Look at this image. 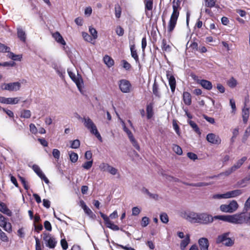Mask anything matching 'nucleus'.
Segmentation results:
<instances>
[{"label":"nucleus","mask_w":250,"mask_h":250,"mask_svg":"<svg viewBox=\"0 0 250 250\" xmlns=\"http://www.w3.org/2000/svg\"><path fill=\"white\" fill-rule=\"evenodd\" d=\"M213 219L219 220L234 225L246 224L250 225V212L247 216L244 212L235 213L232 215H216L213 217L206 213H198L197 223L208 224L212 223Z\"/></svg>","instance_id":"1"},{"label":"nucleus","mask_w":250,"mask_h":250,"mask_svg":"<svg viewBox=\"0 0 250 250\" xmlns=\"http://www.w3.org/2000/svg\"><path fill=\"white\" fill-rule=\"evenodd\" d=\"M180 4L181 2L179 0H177L176 2L174 0L173 2V11L167 26V32L169 33L173 31L176 25L179 16V10L181 9Z\"/></svg>","instance_id":"2"},{"label":"nucleus","mask_w":250,"mask_h":250,"mask_svg":"<svg viewBox=\"0 0 250 250\" xmlns=\"http://www.w3.org/2000/svg\"><path fill=\"white\" fill-rule=\"evenodd\" d=\"M82 122L84 126L89 130L90 133L94 134L100 141L102 142V138L92 120L89 117H83L82 119Z\"/></svg>","instance_id":"3"},{"label":"nucleus","mask_w":250,"mask_h":250,"mask_svg":"<svg viewBox=\"0 0 250 250\" xmlns=\"http://www.w3.org/2000/svg\"><path fill=\"white\" fill-rule=\"evenodd\" d=\"M229 232H227L219 235L216 239V243H222L226 247H231L234 244V241L229 237Z\"/></svg>","instance_id":"4"},{"label":"nucleus","mask_w":250,"mask_h":250,"mask_svg":"<svg viewBox=\"0 0 250 250\" xmlns=\"http://www.w3.org/2000/svg\"><path fill=\"white\" fill-rule=\"evenodd\" d=\"M42 234L45 246L49 249H54L57 244L56 238L51 234L45 232H44Z\"/></svg>","instance_id":"5"},{"label":"nucleus","mask_w":250,"mask_h":250,"mask_svg":"<svg viewBox=\"0 0 250 250\" xmlns=\"http://www.w3.org/2000/svg\"><path fill=\"white\" fill-rule=\"evenodd\" d=\"M198 213L190 210H185L181 211L180 215L191 223H197Z\"/></svg>","instance_id":"6"},{"label":"nucleus","mask_w":250,"mask_h":250,"mask_svg":"<svg viewBox=\"0 0 250 250\" xmlns=\"http://www.w3.org/2000/svg\"><path fill=\"white\" fill-rule=\"evenodd\" d=\"M238 208V205L235 200L231 201L229 204H223L220 206V210L224 212L233 213Z\"/></svg>","instance_id":"7"},{"label":"nucleus","mask_w":250,"mask_h":250,"mask_svg":"<svg viewBox=\"0 0 250 250\" xmlns=\"http://www.w3.org/2000/svg\"><path fill=\"white\" fill-rule=\"evenodd\" d=\"M21 86V83L19 82L10 83H3L1 86V88L2 90L10 91H16L20 89Z\"/></svg>","instance_id":"8"},{"label":"nucleus","mask_w":250,"mask_h":250,"mask_svg":"<svg viewBox=\"0 0 250 250\" xmlns=\"http://www.w3.org/2000/svg\"><path fill=\"white\" fill-rule=\"evenodd\" d=\"M0 226L8 233L12 231V225L10 223L7 222V219L0 213Z\"/></svg>","instance_id":"9"},{"label":"nucleus","mask_w":250,"mask_h":250,"mask_svg":"<svg viewBox=\"0 0 250 250\" xmlns=\"http://www.w3.org/2000/svg\"><path fill=\"white\" fill-rule=\"evenodd\" d=\"M206 139L208 142L213 145H218L221 143V139L218 135L214 133H208L206 137Z\"/></svg>","instance_id":"10"},{"label":"nucleus","mask_w":250,"mask_h":250,"mask_svg":"<svg viewBox=\"0 0 250 250\" xmlns=\"http://www.w3.org/2000/svg\"><path fill=\"white\" fill-rule=\"evenodd\" d=\"M119 86L121 91L123 93H129L130 91L131 84L127 80H120L119 82Z\"/></svg>","instance_id":"11"},{"label":"nucleus","mask_w":250,"mask_h":250,"mask_svg":"<svg viewBox=\"0 0 250 250\" xmlns=\"http://www.w3.org/2000/svg\"><path fill=\"white\" fill-rule=\"evenodd\" d=\"M32 168L34 172L38 175V176L41 179L43 180L45 183L48 184L49 183L48 179L44 174V173L42 172V170L38 166L36 165H34L32 167Z\"/></svg>","instance_id":"12"},{"label":"nucleus","mask_w":250,"mask_h":250,"mask_svg":"<svg viewBox=\"0 0 250 250\" xmlns=\"http://www.w3.org/2000/svg\"><path fill=\"white\" fill-rule=\"evenodd\" d=\"M20 101V98L18 97L15 98H5L4 97H0V103L5 104H15Z\"/></svg>","instance_id":"13"},{"label":"nucleus","mask_w":250,"mask_h":250,"mask_svg":"<svg viewBox=\"0 0 250 250\" xmlns=\"http://www.w3.org/2000/svg\"><path fill=\"white\" fill-rule=\"evenodd\" d=\"M71 79L75 83L79 90L82 92L83 83L81 76L77 73V75Z\"/></svg>","instance_id":"14"},{"label":"nucleus","mask_w":250,"mask_h":250,"mask_svg":"<svg viewBox=\"0 0 250 250\" xmlns=\"http://www.w3.org/2000/svg\"><path fill=\"white\" fill-rule=\"evenodd\" d=\"M167 76L168 79V83L170 86L171 90L174 92L176 86V81L174 77L170 73V71L167 72Z\"/></svg>","instance_id":"15"},{"label":"nucleus","mask_w":250,"mask_h":250,"mask_svg":"<svg viewBox=\"0 0 250 250\" xmlns=\"http://www.w3.org/2000/svg\"><path fill=\"white\" fill-rule=\"evenodd\" d=\"M198 244L201 250H208L209 243L207 238L202 237L198 240Z\"/></svg>","instance_id":"16"},{"label":"nucleus","mask_w":250,"mask_h":250,"mask_svg":"<svg viewBox=\"0 0 250 250\" xmlns=\"http://www.w3.org/2000/svg\"><path fill=\"white\" fill-rule=\"evenodd\" d=\"M52 67L56 70V72L60 77H61L62 78H63L64 77V75L65 73L64 68H62L58 63H53Z\"/></svg>","instance_id":"17"},{"label":"nucleus","mask_w":250,"mask_h":250,"mask_svg":"<svg viewBox=\"0 0 250 250\" xmlns=\"http://www.w3.org/2000/svg\"><path fill=\"white\" fill-rule=\"evenodd\" d=\"M226 198H234L237 197L243 193V191L240 189H235L231 191H229L226 193Z\"/></svg>","instance_id":"18"},{"label":"nucleus","mask_w":250,"mask_h":250,"mask_svg":"<svg viewBox=\"0 0 250 250\" xmlns=\"http://www.w3.org/2000/svg\"><path fill=\"white\" fill-rule=\"evenodd\" d=\"M197 83L201 84L205 89L209 90L212 88L211 83L206 80H197Z\"/></svg>","instance_id":"19"},{"label":"nucleus","mask_w":250,"mask_h":250,"mask_svg":"<svg viewBox=\"0 0 250 250\" xmlns=\"http://www.w3.org/2000/svg\"><path fill=\"white\" fill-rule=\"evenodd\" d=\"M190 241V235L187 234L185 238L182 240L180 243V246L181 250H185L187 246L189 244Z\"/></svg>","instance_id":"20"},{"label":"nucleus","mask_w":250,"mask_h":250,"mask_svg":"<svg viewBox=\"0 0 250 250\" xmlns=\"http://www.w3.org/2000/svg\"><path fill=\"white\" fill-rule=\"evenodd\" d=\"M52 37L56 42L62 45H65L66 43L61 34L57 31L52 34Z\"/></svg>","instance_id":"21"},{"label":"nucleus","mask_w":250,"mask_h":250,"mask_svg":"<svg viewBox=\"0 0 250 250\" xmlns=\"http://www.w3.org/2000/svg\"><path fill=\"white\" fill-rule=\"evenodd\" d=\"M0 211L8 216H11L12 214L11 211L7 208L6 205L1 202H0Z\"/></svg>","instance_id":"22"},{"label":"nucleus","mask_w":250,"mask_h":250,"mask_svg":"<svg viewBox=\"0 0 250 250\" xmlns=\"http://www.w3.org/2000/svg\"><path fill=\"white\" fill-rule=\"evenodd\" d=\"M247 157L246 156L243 157L241 159L238 160L237 162L232 166V167L234 171L239 168L247 160Z\"/></svg>","instance_id":"23"},{"label":"nucleus","mask_w":250,"mask_h":250,"mask_svg":"<svg viewBox=\"0 0 250 250\" xmlns=\"http://www.w3.org/2000/svg\"><path fill=\"white\" fill-rule=\"evenodd\" d=\"M183 101L185 104L189 105L191 104V96L189 93L184 92L183 94Z\"/></svg>","instance_id":"24"},{"label":"nucleus","mask_w":250,"mask_h":250,"mask_svg":"<svg viewBox=\"0 0 250 250\" xmlns=\"http://www.w3.org/2000/svg\"><path fill=\"white\" fill-rule=\"evenodd\" d=\"M250 114L249 108L244 107L242 110V117L244 123H246L248 120Z\"/></svg>","instance_id":"25"},{"label":"nucleus","mask_w":250,"mask_h":250,"mask_svg":"<svg viewBox=\"0 0 250 250\" xmlns=\"http://www.w3.org/2000/svg\"><path fill=\"white\" fill-rule=\"evenodd\" d=\"M145 3V12L146 11H151L153 8V0H144Z\"/></svg>","instance_id":"26"},{"label":"nucleus","mask_w":250,"mask_h":250,"mask_svg":"<svg viewBox=\"0 0 250 250\" xmlns=\"http://www.w3.org/2000/svg\"><path fill=\"white\" fill-rule=\"evenodd\" d=\"M146 114L148 119H151L153 115V104L151 103L146 106Z\"/></svg>","instance_id":"27"},{"label":"nucleus","mask_w":250,"mask_h":250,"mask_svg":"<svg viewBox=\"0 0 250 250\" xmlns=\"http://www.w3.org/2000/svg\"><path fill=\"white\" fill-rule=\"evenodd\" d=\"M142 192L146 195H147L150 198L157 199H158V195L156 194H153L150 193L147 189L146 188H143L142 189Z\"/></svg>","instance_id":"28"},{"label":"nucleus","mask_w":250,"mask_h":250,"mask_svg":"<svg viewBox=\"0 0 250 250\" xmlns=\"http://www.w3.org/2000/svg\"><path fill=\"white\" fill-rule=\"evenodd\" d=\"M18 37L23 42H25L26 40V35L25 32L20 28L17 29Z\"/></svg>","instance_id":"29"},{"label":"nucleus","mask_w":250,"mask_h":250,"mask_svg":"<svg viewBox=\"0 0 250 250\" xmlns=\"http://www.w3.org/2000/svg\"><path fill=\"white\" fill-rule=\"evenodd\" d=\"M188 122L190 125V126L195 131V132H196L197 133H198L199 135H200L201 134V132L199 128L198 127V125L194 122H193L191 120H188Z\"/></svg>","instance_id":"30"},{"label":"nucleus","mask_w":250,"mask_h":250,"mask_svg":"<svg viewBox=\"0 0 250 250\" xmlns=\"http://www.w3.org/2000/svg\"><path fill=\"white\" fill-rule=\"evenodd\" d=\"M161 48L163 51L170 52L171 50L170 46L167 43V41L165 39L162 40Z\"/></svg>","instance_id":"31"},{"label":"nucleus","mask_w":250,"mask_h":250,"mask_svg":"<svg viewBox=\"0 0 250 250\" xmlns=\"http://www.w3.org/2000/svg\"><path fill=\"white\" fill-rule=\"evenodd\" d=\"M121 123L123 130L127 135L129 139H130L134 137L133 135L131 132V131L129 130V129L125 126V122L123 121H122Z\"/></svg>","instance_id":"32"},{"label":"nucleus","mask_w":250,"mask_h":250,"mask_svg":"<svg viewBox=\"0 0 250 250\" xmlns=\"http://www.w3.org/2000/svg\"><path fill=\"white\" fill-rule=\"evenodd\" d=\"M68 154L70 160L72 163H75L78 161V155L76 153L73 151H69Z\"/></svg>","instance_id":"33"},{"label":"nucleus","mask_w":250,"mask_h":250,"mask_svg":"<svg viewBox=\"0 0 250 250\" xmlns=\"http://www.w3.org/2000/svg\"><path fill=\"white\" fill-rule=\"evenodd\" d=\"M130 51L132 57L134 59L136 62H138L139 57L137 53V51L135 49V46L134 45H132L130 46Z\"/></svg>","instance_id":"34"},{"label":"nucleus","mask_w":250,"mask_h":250,"mask_svg":"<svg viewBox=\"0 0 250 250\" xmlns=\"http://www.w3.org/2000/svg\"><path fill=\"white\" fill-rule=\"evenodd\" d=\"M8 56L10 58H11L13 61H21V59L22 58L21 55H15L12 52H8Z\"/></svg>","instance_id":"35"},{"label":"nucleus","mask_w":250,"mask_h":250,"mask_svg":"<svg viewBox=\"0 0 250 250\" xmlns=\"http://www.w3.org/2000/svg\"><path fill=\"white\" fill-rule=\"evenodd\" d=\"M70 147L73 149L78 148L80 146V141L78 139H76L73 141H70Z\"/></svg>","instance_id":"36"},{"label":"nucleus","mask_w":250,"mask_h":250,"mask_svg":"<svg viewBox=\"0 0 250 250\" xmlns=\"http://www.w3.org/2000/svg\"><path fill=\"white\" fill-rule=\"evenodd\" d=\"M31 115V111L29 110H23L21 112V117L28 119Z\"/></svg>","instance_id":"37"},{"label":"nucleus","mask_w":250,"mask_h":250,"mask_svg":"<svg viewBox=\"0 0 250 250\" xmlns=\"http://www.w3.org/2000/svg\"><path fill=\"white\" fill-rule=\"evenodd\" d=\"M216 0H205V5L206 7L212 8L215 6Z\"/></svg>","instance_id":"38"},{"label":"nucleus","mask_w":250,"mask_h":250,"mask_svg":"<svg viewBox=\"0 0 250 250\" xmlns=\"http://www.w3.org/2000/svg\"><path fill=\"white\" fill-rule=\"evenodd\" d=\"M106 227L114 231H117L120 229L119 227L114 224L111 221H110L106 225Z\"/></svg>","instance_id":"39"},{"label":"nucleus","mask_w":250,"mask_h":250,"mask_svg":"<svg viewBox=\"0 0 250 250\" xmlns=\"http://www.w3.org/2000/svg\"><path fill=\"white\" fill-rule=\"evenodd\" d=\"M161 221L165 224L168 223L169 219L166 213L163 212L160 214V216Z\"/></svg>","instance_id":"40"},{"label":"nucleus","mask_w":250,"mask_h":250,"mask_svg":"<svg viewBox=\"0 0 250 250\" xmlns=\"http://www.w3.org/2000/svg\"><path fill=\"white\" fill-rule=\"evenodd\" d=\"M172 149L173 151L179 155H181L183 153L181 147L177 145H173Z\"/></svg>","instance_id":"41"},{"label":"nucleus","mask_w":250,"mask_h":250,"mask_svg":"<svg viewBox=\"0 0 250 250\" xmlns=\"http://www.w3.org/2000/svg\"><path fill=\"white\" fill-rule=\"evenodd\" d=\"M89 31L94 40H96L98 38L97 31L94 28L90 26L89 27Z\"/></svg>","instance_id":"42"},{"label":"nucleus","mask_w":250,"mask_h":250,"mask_svg":"<svg viewBox=\"0 0 250 250\" xmlns=\"http://www.w3.org/2000/svg\"><path fill=\"white\" fill-rule=\"evenodd\" d=\"M82 35L83 39L88 42H91L93 40H94L93 38L86 32H83Z\"/></svg>","instance_id":"43"},{"label":"nucleus","mask_w":250,"mask_h":250,"mask_svg":"<svg viewBox=\"0 0 250 250\" xmlns=\"http://www.w3.org/2000/svg\"><path fill=\"white\" fill-rule=\"evenodd\" d=\"M109 166L110 165L107 163H102L99 165V168L102 171H107Z\"/></svg>","instance_id":"44"},{"label":"nucleus","mask_w":250,"mask_h":250,"mask_svg":"<svg viewBox=\"0 0 250 250\" xmlns=\"http://www.w3.org/2000/svg\"><path fill=\"white\" fill-rule=\"evenodd\" d=\"M115 17L118 19L120 18L122 12L121 7L119 5H115Z\"/></svg>","instance_id":"45"},{"label":"nucleus","mask_w":250,"mask_h":250,"mask_svg":"<svg viewBox=\"0 0 250 250\" xmlns=\"http://www.w3.org/2000/svg\"><path fill=\"white\" fill-rule=\"evenodd\" d=\"M84 212L91 218H93L95 215L92 210L87 206L83 208Z\"/></svg>","instance_id":"46"},{"label":"nucleus","mask_w":250,"mask_h":250,"mask_svg":"<svg viewBox=\"0 0 250 250\" xmlns=\"http://www.w3.org/2000/svg\"><path fill=\"white\" fill-rule=\"evenodd\" d=\"M149 222V219L147 217L145 216L143 217L142 219V221L141 222V225L143 227H146Z\"/></svg>","instance_id":"47"},{"label":"nucleus","mask_w":250,"mask_h":250,"mask_svg":"<svg viewBox=\"0 0 250 250\" xmlns=\"http://www.w3.org/2000/svg\"><path fill=\"white\" fill-rule=\"evenodd\" d=\"M92 164H93V161H92V160H91L90 161L86 162L84 164H83L82 165V167L83 168L88 170V169H89L91 167Z\"/></svg>","instance_id":"48"},{"label":"nucleus","mask_w":250,"mask_h":250,"mask_svg":"<svg viewBox=\"0 0 250 250\" xmlns=\"http://www.w3.org/2000/svg\"><path fill=\"white\" fill-rule=\"evenodd\" d=\"M228 84L230 87L234 88L237 85V81L233 78H231L228 82Z\"/></svg>","instance_id":"49"},{"label":"nucleus","mask_w":250,"mask_h":250,"mask_svg":"<svg viewBox=\"0 0 250 250\" xmlns=\"http://www.w3.org/2000/svg\"><path fill=\"white\" fill-rule=\"evenodd\" d=\"M10 50V47L0 43V52H9Z\"/></svg>","instance_id":"50"},{"label":"nucleus","mask_w":250,"mask_h":250,"mask_svg":"<svg viewBox=\"0 0 250 250\" xmlns=\"http://www.w3.org/2000/svg\"><path fill=\"white\" fill-rule=\"evenodd\" d=\"M0 239L3 242H8V238L7 236L5 233L3 232L1 229H0Z\"/></svg>","instance_id":"51"},{"label":"nucleus","mask_w":250,"mask_h":250,"mask_svg":"<svg viewBox=\"0 0 250 250\" xmlns=\"http://www.w3.org/2000/svg\"><path fill=\"white\" fill-rule=\"evenodd\" d=\"M52 155L55 159L59 160L60 157V151L58 149H53Z\"/></svg>","instance_id":"52"},{"label":"nucleus","mask_w":250,"mask_h":250,"mask_svg":"<svg viewBox=\"0 0 250 250\" xmlns=\"http://www.w3.org/2000/svg\"><path fill=\"white\" fill-rule=\"evenodd\" d=\"M107 172L112 175H115L117 173L118 169L111 166H109Z\"/></svg>","instance_id":"53"},{"label":"nucleus","mask_w":250,"mask_h":250,"mask_svg":"<svg viewBox=\"0 0 250 250\" xmlns=\"http://www.w3.org/2000/svg\"><path fill=\"white\" fill-rule=\"evenodd\" d=\"M130 141L132 143L133 146L138 150H140V146L139 144H138L137 142L136 141L134 137L132 138L131 139H129Z\"/></svg>","instance_id":"54"},{"label":"nucleus","mask_w":250,"mask_h":250,"mask_svg":"<svg viewBox=\"0 0 250 250\" xmlns=\"http://www.w3.org/2000/svg\"><path fill=\"white\" fill-rule=\"evenodd\" d=\"M212 198L215 199H227L226 193L214 194L213 195Z\"/></svg>","instance_id":"55"},{"label":"nucleus","mask_w":250,"mask_h":250,"mask_svg":"<svg viewBox=\"0 0 250 250\" xmlns=\"http://www.w3.org/2000/svg\"><path fill=\"white\" fill-rule=\"evenodd\" d=\"M36 241L35 250H42L41 244L40 241L38 237H34Z\"/></svg>","instance_id":"56"},{"label":"nucleus","mask_w":250,"mask_h":250,"mask_svg":"<svg viewBox=\"0 0 250 250\" xmlns=\"http://www.w3.org/2000/svg\"><path fill=\"white\" fill-rule=\"evenodd\" d=\"M116 33L119 36H122L124 34V29L120 26H117Z\"/></svg>","instance_id":"57"},{"label":"nucleus","mask_w":250,"mask_h":250,"mask_svg":"<svg viewBox=\"0 0 250 250\" xmlns=\"http://www.w3.org/2000/svg\"><path fill=\"white\" fill-rule=\"evenodd\" d=\"M152 91H153V93L156 96H157L158 97H159L160 96V93L158 91V86L156 84H155V83L153 84V88H152Z\"/></svg>","instance_id":"58"},{"label":"nucleus","mask_w":250,"mask_h":250,"mask_svg":"<svg viewBox=\"0 0 250 250\" xmlns=\"http://www.w3.org/2000/svg\"><path fill=\"white\" fill-rule=\"evenodd\" d=\"M141 212V209L137 207H133L132 208V214L134 216L138 215Z\"/></svg>","instance_id":"59"},{"label":"nucleus","mask_w":250,"mask_h":250,"mask_svg":"<svg viewBox=\"0 0 250 250\" xmlns=\"http://www.w3.org/2000/svg\"><path fill=\"white\" fill-rule=\"evenodd\" d=\"M230 105L232 108V113H235L236 111V105L235 101L233 99L229 100Z\"/></svg>","instance_id":"60"},{"label":"nucleus","mask_w":250,"mask_h":250,"mask_svg":"<svg viewBox=\"0 0 250 250\" xmlns=\"http://www.w3.org/2000/svg\"><path fill=\"white\" fill-rule=\"evenodd\" d=\"M234 171H235L234 170V169H233V168L231 167H230V168H228L227 170H226L225 172L221 173L220 175L228 176Z\"/></svg>","instance_id":"61"},{"label":"nucleus","mask_w":250,"mask_h":250,"mask_svg":"<svg viewBox=\"0 0 250 250\" xmlns=\"http://www.w3.org/2000/svg\"><path fill=\"white\" fill-rule=\"evenodd\" d=\"M103 62H114V61L112 58L107 55H106L104 57Z\"/></svg>","instance_id":"62"},{"label":"nucleus","mask_w":250,"mask_h":250,"mask_svg":"<svg viewBox=\"0 0 250 250\" xmlns=\"http://www.w3.org/2000/svg\"><path fill=\"white\" fill-rule=\"evenodd\" d=\"M61 245L62 248L64 250H67L68 248V244L65 239H63L61 240Z\"/></svg>","instance_id":"63"},{"label":"nucleus","mask_w":250,"mask_h":250,"mask_svg":"<svg viewBox=\"0 0 250 250\" xmlns=\"http://www.w3.org/2000/svg\"><path fill=\"white\" fill-rule=\"evenodd\" d=\"M187 156L190 159L194 161L197 159L198 158L197 155L192 152H188Z\"/></svg>","instance_id":"64"}]
</instances>
